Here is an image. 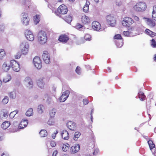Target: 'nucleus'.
Segmentation results:
<instances>
[{
    "instance_id": "f257e3e1",
    "label": "nucleus",
    "mask_w": 156,
    "mask_h": 156,
    "mask_svg": "<svg viewBox=\"0 0 156 156\" xmlns=\"http://www.w3.org/2000/svg\"><path fill=\"white\" fill-rule=\"evenodd\" d=\"M147 5L144 2H138L132 8L133 10L135 12H143L146 10Z\"/></svg>"
},
{
    "instance_id": "f03ea898",
    "label": "nucleus",
    "mask_w": 156,
    "mask_h": 156,
    "mask_svg": "<svg viewBox=\"0 0 156 156\" xmlns=\"http://www.w3.org/2000/svg\"><path fill=\"white\" fill-rule=\"evenodd\" d=\"M68 11V9L66 6L62 4L59 6L55 12L56 15L61 16L62 15L66 14Z\"/></svg>"
},
{
    "instance_id": "7ed1b4c3",
    "label": "nucleus",
    "mask_w": 156,
    "mask_h": 156,
    "mask_svg": "<svg viewBox=\"0 0 156 156\" xmlns=\"http://www.w3.org/2000/svg\"><path fill=\"white\" fill-rule=\"evenodd\" d=\"M38 40L42 44H45L47 41V37L46 33L44 31H40L38 34Z\"/></svg>"
},
{
    "instance_id": "20e7f679",
    "label": "nucleus",
    "mask_w": 156,
    "mask_h": 156,
    "mask_svg": "<svg viewBox=\"0 0 156 156\" xmlns=\"http://www.w3.org/2000/svg\"><path fill=\"white\" fill-rule=\"evenodd\" d=\"M29 45L26 41H23L21 43L20 45V48L21 52L24 55L27 54L29 50Z\"/></svg>"
},
{
    "instance_id": "39448f33",
    "label": "nucleus",
    "mask_w": 156,
    "mask_h": 156,
    "mask_svg": "<svg viewBox=\"0 0 156 156\" xmlns=\"http://www.w3.org/2000/svg\"><path fill=\"white\" fill-rule=\"evenodd\" d=\"M134 23V20L131 18L128 17L124 18L122 22L124 26L128 27H130Z\"/></svg>"
},
{
    "instance_id": "423d86ee",
    "label": "nucleus",
    "mask_w": 156,
    "mask_h": 156,
    "mask_svg": "<svg viewBox=\"0 0 156 156\" xmlns=\"http://www.w3.org/2000/svg\"><path fill=\"white\" fill-rule=\"evenodd\" d=\"M10 66L13 70L16 72L19 71L20 69L19 63L16 61L12 60L10 62Z\"/></svg>"
},
{
    "instance_id": "0eeeda50",
    "label": "nucleus",
    "mask_w": 156,
    "mask_h": 156,
    "mask_svg": "<svg viewBox=\"0 0 156 156\" xmlns=\"http://www.w3.org/2000/svg\"><path fill=\"white\" fill-rule=\"evenodd\" d=\"M107 22L112 27L114 26L116 23L115 18L112 15H110L106 17Z\"/></svg>"
},
{
    "instance_id": "6e6552de",
    "label": "nucleus",
    "mask_w": 156,
    "mask_h": 156,
    "mask_svg": "<svg viewBox=\"0 0 156 156\" xmlns=\"http://www.w3.org/2000/svg\"><path fill=\"white\" fill-rule=\"evenodd\" d=\"M33 63L35 66L38 69H40L42 67V62L40 58L35 56L33 59Z\"/></svg>"
},
{
    "instance_id": "1a4fd4ad",
    "label": "nucleus",
    "mask_w": 156,
    "mask_h": 156,
    "mask_svg": "<svg viewBox=\"0 0 156 156\" xmlns=\"http://www.w3.org/2000/svg\"><path fill=\"white\" fill-rule=\"evenodd\" d=\"M135 30L134 27H132L128 29L127 31L123 32V35L128 37H131L135 36Z\"/></svg>"
},
{
    "instance_id": "9d476101",
    "label": "nucleus",
    "mask_w": 156,
    "mask_h": 156,
    "mask_svg": "<svg viewBox=\"0 0 156 156\" xmlns=\"http://www.w3.org/2000/svg\"><path fill=\"white\" fill-rule=\"evenodd\" d=\"M24 83L26 87L29 89H30L33 86V82L32 79L29 77H26L24 80Z\"/></svg>"
},
{
    "instance_id": "9b49d317",
    "label": "nucleus",
    "mask_w": 156,
    "mask_h": 156,
    "mask_svg": "<svg viewBox=\"0 0 156 156\" xmlns=\"http://www.w3.org/2000/svg\"><path fill=\"white\" fill-rule=\"evenodd\" d=\"M43 59L44 62L46 64H49L50 61V55L47 51H44L42 55Z\"/></svg>"
},
{
    "instance_id": "f8f14e48",
    "label": "nucleus",
    "mask_w": 156,
    "mask_h": 156,
    "mask_svg": "<svg viewBox=\"0 0 156 156\" xmlns=\"http://www.w3.org/2000/svg\"><path fill=\"white\" fill-rule=\"evenodd\" d=\"M23 18L22 22L23 25H27L29 24L30 19L28 17V14L25 12L23 13Z\"/></svg>"
},
{
    "instance_id": "ddd939ff",
    "label": "nucleus",
    "mask_w": 156,
    "mask_h": 156,
    "mask_svg": "<svg viewBox=\"0 0 156 156\" xmlns=\"http://www.w3.org/2000/svg\"><path fill=\"white\" fill-rule=\"evenodd\" d=\"M25 34L26 38L28 40L32 41L34 40V36L32 32L30 30H26L25 32Z\"/></svg>"
},
{
    "instance_id": "4468645a",
    "label": "nucleus",
    "mask_w": 156,
    "mask_h": 156,
    "mask_svg": "<svg viewBox=\"0 0 156 156\" xmlns=\"http://www.w3.org/2000/svg\"><path fill=\"white\" fill-rule=\"evenodd\" d=\"M69 39V36L66 34L61 35L58 39L59 41L62 43H66Z\"/></svg>"
},
{
    "instance_id": "2eb2a0df",
    "label": "nucleus",
    "mask_w": 156,
    "mask_h": 156,
    "mask_svg": "<svg viewBox=\"0 0 156 156\" xmlns=\"http://www.w3.org/2000/svg\"><path fill=\"white\" fill-rule=\"evenodd\" d=\"M69 90L64 91L60 98V101L61 102H63L66 101L69 95Z\"/></svg>"
},
{
    "instance_id": "dca6fc26",
    "label": "nucleus",
    "mask_w": 156,
    "mask_h": 156,
    "mask_svg": "<svg viewBox=\"0 0 156 156\" xmlns=\"http://www.w3.org/2000/svg\"><path fill=\"white\" fill-rule=\"evenodd\" d=\"M92 27L93 29L97 31H98L101 29V24L96 21H94L92 23Z\"/></svg>"
},
{
    "instance_id": "f3484780",
    "label": "nucleus",
    "mask_w": 156,
    "mask_h": 156,
    "mask_svg": "<svg viewBox=\"0 0 156 156\" xmlns=\"http://www.w3.org/2000/svg\"><path fill=\"white\" fill-rule=\"evenodd\" d=\"M80 149V145L78 144H76L71 147L70 151L71 153L74 154L77 152Z\"/></svg>"
},
{
    "instance_id": "a211bd4d",
    "label": "nucleus",
    "mask_w": 156,
    "mask_h": 156,
    "mask_svg": "<svg viewBox=\"0 0 156 156\" xmlns=\"http://www.w3.org/2000/svg\"><path fill=\"white\" fill-rule=\"evenodd\" d=\"M81 21L83 24H86L89 23L90 20L89 17L84 15L82 16L81 18Z\"/></svg>"
},
{
    "instance_id": "6ab92c4d",
    "label": "nucleus",
    "mask_w": 156,
    "mask_h": 156,
    "mask_svg": "<svg viewBox=\"0 0 156 156\" xmlns=\"http://www.w3.org/2000/svg\"><path fill=\"white\" fill-rule=\"evenodd\" d=\"M67 127L71 130L75 131L76 130V125L73 122H69L67 124Z\"/></svg>"
},
{
    "instance_id": "aec40b11",
    "label": "nucleus",
    "mask_w": 156,
    "mask_h": 156,
    "mask_svg": "<svg viewBox=\"0 0 156 156\" xmlns=\"http://www.w3.org/2000/svg\"><path fill=\"white\" fill-rule=\"evenodd\" d=\"M28 123V120L26 119H23L20 123L19 128L20 129H23L26 127Z\"/></svg>"
},
{
    "instance_id": "412c9836",
    "label": "nucleus",
    "mask_w": 156,
    "mask_h": 156,
    "mask_svg": "<svg viewBox=\"0 0 156 156\" xmlns=\"http://www.w3.org/2000/svg\"><path fill=\"white\" fill-rule=\"evenodd\" d=\"M61 135L62 138L66 140H68L69 138V134L68 131L65 130L62 131L61 133Z\"/></svg>"
},
{
    "instance_id": "4be33fe9",
    "label": "nucleus",
    "mask_w": 156,
    "mask_h": 156,
    "mask_svg": "<svg viewBox=\"0 0 156 156\" xmlns=\"http://www.w3.org/2000/svg\"><path fill=\"white\" fill-rule=\"evenodd\" d=\"M10 124L9 122L5 121L1 125V127L4 129H5L10 126Z\"/></svg>"
},
{
    "instance_id": "5701e85b",
    "label": "nucleus",
    "mask_w": 156,
    "mask_h": 156,
    "mask_svg": "<svg viewBox=\"0 0 156 156\" xmlns=\"http://www.w3.org/2000/svg\"><path fill=\"white\" fill-rule=\"evenodd\" d=\"M10 67L9 65H8L6 62H5L3 64L2 69L5 72H7L9 70Z\"/></svg>"
},
{
    "instance_id": "b1692460",
    "label": "nucleus",
    "mask_w": 156,
    "mask_h": 156,
    "mask_svg": "<svg viewBox=\"0 0 156 156\" xmlns=\"http://www.w3.org/2000/svg\"><path fill=\"white\" fill-rule=\"evenodd\" d=\"M69 145L67 143L63 144L62 145V149L63 151L65 152L67 151L69 149Z\"/></svg>"
},
{
    "instance_id": "393cba45",
    "label": "nucleus",
    "mask_w": 156,
    "mask_h": 156,
    "mask_svg": "<svg viewBox=\"0 0 156 156\" xmlns=\"http://www.w3.org/2000/svg\"><path fill=\"white\" fill-rule=\"evenodd\" d=\"M72 17L70 15H67L65 16L63 18L66 22L68 23H70L72 20Z\"/></svg>"
},
{
    "instance_id": "a878e982",
    "label": "nucleus",
    "mask_w": 156,
    "mask_h": 156,
    "mask_svg": "<svg viewBox=\"0 0 156 156\" xmlns=\"http://www.w3.org/2000/svg\"><path fill=\"white\" fill-rule=\"evenodd\" d=\"M146 19H147L146 21L148 25L151 27H153L155 26V23L154 21L148 18Z\"/></svg>"
},
{
    "instance_id": "bb28decb",
    "label": "nucleus",
    "mask_w": 156,
    "mask_h": 156,
    "mask_svg": "<svg viewBox=\"0 0 156 156\" xmlns=\"http://www.w3.org/2000/svg\"><path fill=\"white\" fill-rule=\"evenodd\" d=\"M11 76L10 74H7L3 78V81L4 83H6L11 80Z\"/></svg>"
},
{
    "instance_id": "cd10ccee",
    "label": "nucleus",
    "mask_w": 156,
    "mask_h": 156,
    "mask_svg": "<svg viewBox=\"0 0 156 156\" xmlns=\"http://www.w3.org/2000/svg\"><path fill=\"white\" fill-rule=\"evenodd\" d=\"M139 98L140 100L143 101L145 100L146 99V96L144 95V94L142 92H140L138 94Z\"/></svg>"
},
{
    "instance_id": "c85d7f7f",
    "label": "nucleus",
    "mask_w": 156,
    "mask_h": 156,
    "mask_svg": "<svg viewBox=\"0 0 156 156\" xmlns=\"http://www.w3.org/2000/svg\"><path fill=\"white\" fill-rule=\"evenodd\" d=\"M89 4L90 2L88 1H86V4L84 5L83 8V10L84 12H88L89 10Z\"/></svg>"
},
{
    "instance_id": "c756f323",
    "label": "nucleus",
    "mask_w": 156,
    "mask_h": 156,
    "mask_svg": "<svg viewBox=\"0 0 156 156\" xmlns=\"http://www.w3.org/2000/svg\"><path fill=\"white\" fill-rule=\"evenodd\" d=\"M8 116V113L7 112H2L0 113V118L1 119H5Z\"/></svg>"
},
{
    "instance_id": "7c9ffc66",
    "label": "nucleus",
    "mask_w": 156,
    "mask_h": 156,
    "mask_svg": "<svg viewBox=\"0 0 156 156\" xmlns=\"http://www.w3.org/2000/svg\"><path fill=\"white\" fill-rule=\"evenodd\" d=\"M145 32L146 33L151 36V37H153L155 35L156 33L151 31L150 30L148 29H147L145 30Z\"/></svg>"
},
{
    "instance_id": "2f4dec72",
    "label": "nucleus",
    "mask_w": 156,
    "mask_h": 156,
    "mask_svg": "<svg viewBox=\"0 0 156 156\" xmlns=\"http://www.w3.org/2000/svg\"><path fill=\"white\" fill-rule=\"evenodd\" d=\"M39 134L41 137H45L47 135L48 133L46 130L42 129L39 132Z\"/></svg>"
},
{
    "instance_id": "473e14b6",
    "label": "nucleus",
    "mask_w": 156,
    "mask_h": 156,
    "mask_svg": "<svg viewBox=\"0 0 156 156\" xmlns=\"http://www.w3.org/2000/svg\"><path fill=\"white\" fill-rule=\"evenodd\" d=\"M37 84L38 86L40 88H43L44 87V83L43 80V79H40L38 80L37 82Z\"/></svg>"
},
{
    "instance_id": "72a5a7b5",
    "label": "nucleus",
    "mask_w": 156,
    "mask_h": 156,
    "mask_svg": "<svg viewBox=\"0 0 156 156\" xmlns=\"http://www.w3.org/2000/svg\"><path fill=\"white\" fill-rule=\"evenodd\" d=\"M148 143L149 145L150 148L151 150L152 149L155 148V144L153 143L152 140H149L148 141Z\"/></svg>"
},
{
    "instance_id": "f704fd0d",
    "label": "nucleus",
    "mask_w": 156,
    "mask_h": 156,
    "mask_svg": "<svg viewBox=\"0 0 156 156\" xmlns=\"http://www.w3.org/2000/svg\"><path fill=\"white\" fill-rule=\"evenodd\" d=\"M44 108L43 105H40L38 106L37 107V111L39 113L41 114L44 111Z\"/></svg>"
},
{
    "instance_id": "c9c22d12",
    "label": "nucleus",
    "mask_w": 156,
    "mask_h": 156,
    "mask_svg": "<svg viewBox=\"0 0 156 156\" xmlns=\"http://www.w3.org/2000/svg\"><path fill=\"white\" fill-rule=\"evenodd\" d=\"M33 109L29 108L26 112V114L27 116H30L33 115Z\"/></svg>"
},
{
    "instance_id": "e433bc0d",
    "label": "nucleus",
    "mask_w": 156,
    "mask_h": 156,
    "mask_svg": "<svg viewBox=\"0 0 156 156\" xmlns=\"http://www.w3.org/2000/svg\"><path fill=\"white\" fill-rule=\"evenodd\" d=\"M5 53L3 49H0V59H2L5 56Z\"/></svg>"
},
{
    "instance_id": "4c0bfd02",
    "label": "nucleus",
    "mask_w": 156,
    "mask_h": 156,
    "mask_svg": "<svg viewBox=\"0 0 156 156\" xmlns=\"http://www.w3.org/2000/svg\"><path fill=\"white\" fill-rule=\"evenodd\" d=\"M9 96L11 98H15L16 97V93L15 92H11L9 93Z\"/></svg>"
},
{
    "instance_id": "58836bf2",
    "label": "nucleus",
    "mask_w": 156,
    "mask_h": 156,
    "mask_svg": "<svg viewBox=\"0 0 156 156\" xmlns=\"http://www.w3.org/2000/svg\"><path fill=\"white\" fill-rule=\"evenodd\" d=\"M55 110L54 109H53L51 110L50 111L49 113L50 117L51 118L54 117L55 115Z\"/></svg>"
},
{
    "instance_id": "ea45409f",
    "label": "nucleus",
    "mask_w": 156,
    "mask_h": 156,
    "mask_svg": "<svg viewBox=\"0 0 156 156\" xmlns=\"http://www.w3.org/2000/svg\"><path fill=\"white\" fill-rule=\"evenodd\" d=\"M81 134L79 132H76L74 134V139L75 140H77V139L79 137Z\"/></svg>"
},
{
    "instance_id": "a19ab883",
    "label": "nucleus",
    "mask_w": 156,
    "mask_h": 156,
    "mask_svg": "<svg viewBox=\"0 0 156 156\" xmlns=\"http://www.w3.org/2000/svg\"><path fill=\"white\" fill-rule=\"evenodd\" d=\"M9 101V98L7 96H5L2 101V103L4 104H6Z\"/></svg>"
},
{
    "instance_id": "79ce46f5",
    "label": "nucleus",
    "mask_w": 156,
    "mask_h": 156,
    "mask_svg": "<svg viewBox=\"0 0 156 156\" xmlns=\"http://www.w3.org/2000/svg\"><path fill=\"white\" fill-rule=\"evenodd\" d=\"M84 39L86 41H89L91 39V37L90 34H86L84 37Z\"/></svg>"
},
{
    "instance_id": "37998d69",
    "label": "nucleus",
    "mask_w": 156,
    "mask_h": 156,
    "mask_svg": "<svg viewBox=\"0 0 156 156\" xmlns=\"http://www.w3.org/2000/svg\"><path fill=\"white\" fill-rule=\"evenodd\" d=\"M34 20L36 23H38L40 21L39 15H36L34 17Z\"/></svg>"
},
{
    "instance_id": "c03bdc74",
    "label": "nucleus",
    "mask_w": 156,
    "mask_h": 156,
    "mask_svg": "<svg viewBox=\"0 0 156 156\" xmlns=\"http://www.w3.org/2000/svg\"><path fill=\"white\" fill-rule=\"evenodd\" d=\"M21 56V54L20 52H18L16 54L14 55V58L16 59L20 58Z\"/></svg>"
},
{
    "instance_id": "a18cd8bd",
    "label": "nucleus",
    "mask_w": 156,
    "mask_h": 156,
    "mask_svg": "<svg viewBox=\"0 0 156 156\" xmlns=\"http://www.w3.org/2000/svg\"><path fill=\"white\" fill-rule=\"evenodd\" d=\"M54 121L53 119H50L48 121L47 123L50 125H53L54 124Z\"/></svg>"
},
{
    "instance_id": "49530a36",
    "label": "nucleus",
    "mask_w": 156,
    "mask_h": 156,
    "mask_svg": "<svg viewBox=\"0 0 156 156\" xmlns=\"http://www.w3.org/2000/svg\"><path fill=\"white\" fill-rule=\"evenodd\" d=\"M114 39H122V37L120 34H117L115 35L114 37Z\"/></svg>"
},
{
    "instance_id": "de8ad7c7",
    "label": "nucleus",
    "mask_w": 156,
    "mask_h": 156,
    "mask_svg": "<svg viewBox=\"0 0 156 156\" xmlns=\"http://www.w3.org/2000/svg\"><path fill=\"white\" fill-rule=\"evenodd\" d=\"M18 112V111H15L13 112H11L9 115V116L11 118H13L15 115Z\"/></svg>"
},
{
    "instance_id": "09e8293b",
    "label": "nucleus",
    "mask_w": 156,
    "mask_h": 156,
    "mask_svg": "<svg viewBox=\"0 0 156 156\" xmlns=\"http://www.w3.org/2000/svg\"><path fill=\"white\" fill-rule=\"evenodd\" d=\"M132 17L133 19L134 20L136 21V22H139L140 19L139 17L137 16L136 15H133Z\"/></svg>"
},
{
    "instance_id": "8fccbe9b",
    "label": "nucleus",
    "mask_w": 156,
    "mask_h": 156,
    "mask_svg": "<svg viewBox=\"0 0 156 156\" xmlns=\"http://www.w3.org/2000/svg\"><path fill=\"white\" fill-rule=\"evenodd\" d=\"M80 70H81V68H80L77 66L75 70L76 72L78 74H79L80 73Z\"/></svg>"
},
{
    "instance_id": "3c124183",
    "label": "nucleus",
    "mask_w": 156,
    "mask_h": 156,
    "mask_svg": "<svg viewBox=\"0 0 156 156\" xmlns=\"http://www.w3.org/2000/svg\"><path fill=\"white\" fill-rule=\"evenodd\" d=\"M152 20L156 21V12H152Z\"/></svg>"
},
{
    "instance_id": "603ef678",
    "label": "nucleus",
    "mask_w": 156,
    "mask_h": 156,
    "mask_svg": "<svg viewBox=\"0 0 156 156\" xmlns=\"http://www.w3.org/2000/svg\"><path fill=\"white\" fill-rule=\"evenodd\" d=\"M151 45L154 47H156V42L154 39H152L151 40Z\"/></svg>"
},
{
    "instance_id": "864d4df0",
    "label": "nucleus",
    "mask_w": 156,
    "mask_h": 156,
    "mask_svg": "<svg viewBox=\"0 0 156 156\" xmlns=\"http://www.w3.org/2000/svg\"><path fill=\"white\" fill-rule=\"evenodd\" d=\"M50 143L51 146L52 147H55L56 145V143L54 141H51Z\"/></svg>"
},
{
    "instance_id": "5fc2aeb1",
    "label": "nucleus",
    "mask_w": 156,
    "mask_h": 156,
    "mask_svg": "<svg viewBox=\"0 0 156 156\" xmlns=\"http://www.w3.org/2000/svg\"><path fill=\"white\" fill-rule=\"evenodd\" d=\"M83 27V26L79 23H77L75 26L76 28L77 29H80Z\"/></svg>"
},
{
    "instance_id": "6e6d98bb",
    "label": "nucleus",
    "mask_w": 156,
    "mask_h": 156,
    "mask_svg": "<svg viewBox=\"0 0 156 156\" xmlns=\"http://www.w3.org/2000/svg\"><path fill=\"white\" fill-rule=\"evenodd\" d=\"M83 104L84 105H86L87 104L89 103V101L87 99H84L83 100Z\"/></svg>"
},
{
    "instance_id": "4d7b16f0",
    "label": "nucleus",
    "mask_w": 156,
    "mask_h": 156,
    "mask_svg": "<svg viewBox=\"0 0 156 156\" xmlns=\"http://www.w3.org/2000/svg\"><path fill=\"white\" fill-rule=\"evenodd\" d=\"M57 153L58 151L57 150L54 151L53 153L52 156H56Z\"/></svg>"
},
{
    "instance_id": "13d9d810",
    "label": "nucleus",
    "mask_w": 156,
    "mask_h": 156,
    "mask_svg": "<svg viewBox=\"0 0 156 156\" xmlns=\"http://www.w3.org/2000/svg\"><path fill=\"white\" fill-rule=\"evenodd\" d=\"M58 133L57 130L56 131V133L52 134V136L53 138L55 139L56 137V135Z\"/></svg>"
},
{
    "instance_id": "bf43d9fd",
    "label": "nucleus",
    "mask_w": 156,
    "mask_h": 156,
    "mask_svg": "<svg viewBox=\"0 0 156 156\" xmlns=\"http://www.w3.org/2000/svg\"><path fill=\"white\" fill-rule=\"evenodd\" d=\"M1 156H9V154L7 153L4 152L2 154Z\"/></svg>"
},
{
    "instance_id": "052dcab7",
    "label": "nucleus",
    "mask_w": 156,
    "mask_h": 156,
    "mask_svg": "<svg viewBox=\"0 0 156 156\" xmlns=\"http://www.w3.org/2000/svg\"><path fill=\"white\" fill-rule=\"evenodd\" d=\"M99 150H95L93 153V154L94 155H95L97 153H98Z\"/></svg>"
},
{
    "instance_id": "680f3d73",
    "label": "nucleus",
    "mask_w": 156,
    "mask_h": 156,
    "mask_svg": "<svg viewBox=\"0 0 156 156\" xmlns=\"http://www.w3.org/2000/svg\"><path fill=\"white\" fill-rule=\"evenodd\" d=\"M152 12H156V6H154L153 7V11Z\"/></svg>"
},
{
    "instance_id": "e2e57ef3",
    "label": "nucleus",
    "mask_w": 156,
    "mask_h": 156,
    "mask_svg": "<svg viewBox=\"0 0 156 156\" xmlns=\"http://www.w3.org/2000/svg\"><path fill=\"white\" fill-rule=\"evenodd\" d=\"M107 71L109 72H111V70L110 67H108L107 68Z\"/></svg>"
},
{
    "instance_id": "0e129e2a",
    "label": "nucleus",
    "mask_w": 156,
    "mask_h": 156,
    "mask_svg": "<svg viewBox=\"0 0 156 156\" xmlns=\"http://www.w3.org/2000/svg\"><path fill=\"white\" fill-rule=\"evenodd\" d=\"M154 61H156V54L154 55Z\"/></svg>"
},
{
    "instance_id": "69168bd1",
    "label": "nucleus",
    "mask_w": 156,
    "mask_h": 156,
    "mask_svg": "<svg viewBox=\"0 0 156 156\" xmlns=\"http://www.w3.org/2000/svg\"><path fill=\"white\" fill-rule=\"evenodd\" d=\"M2 136L0 135V141H2Z\"/></svg>"
},
{
    "instance_id": "338daca9",
    "label": "nucleus",
    "mask_w": 156,
    "mask_h": 156,
    "mask_svg": "<svg viewBox=\"0 0 156 156\" xmlns=\"http://www.w3.org/2000/svg\"><path fill=\"white\" fill-rule=\"evenodd\" d=\"M12 128H14V127H16V128L17 129V126H12Z\"/></svg>"
},
{
    "instance_id": "774afa93",
    "label": "nucleus",
    "mask_w": 156,
    "mask_h": 156,
    "mask_svg": "<svg viewBox=\"0 0 156 156\" xmlns=\"http://www.w3.org/2000/svg\"><path fill=\"white\" fill-rule=\"evenodd\" d=\"M96 3H98L99 2V0H94Z\"/></svg>"
}]
</instances>
